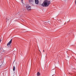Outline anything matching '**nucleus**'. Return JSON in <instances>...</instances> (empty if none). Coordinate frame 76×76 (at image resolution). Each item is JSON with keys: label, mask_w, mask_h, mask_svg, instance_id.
Masks as SVG:
<instances>
[{"label": "nucleus", "mask_w": 76, "mask_h": 76, "mask_svg": "<svg viewBox=\"0 0 76 76\" xmlns=\"http://www.w3.org/2000/svg\"><path fill=\"white\" fill-rule=\"evenodd\" d=\"M50 3L51 2L50 1H48L47 0H45L42 4V6H43V7H48Z\"/></svg>", "instance_id": "1"}, {"label": "nucleus", "mask_w": 76, "mask_h": 76, "mask_svg": "<svg viewBox=\"0 0 76 76\" xmlns=\"http://www.w3.org/2000/svg\"><path fill=\"white\" fill-rule=\"evenodd\" d=\"M26 8H27V9H28V10H30L31 6L28 5L27 6H26Z\"/></svg>", "instance_id": "2"}, {"label": "nucleus", "mask_w": 76, "mask_h": 76, "mask_svg": "<svg viewBox=\"0 0 76 76\" xmlns=\"http://www.w3.org/2000/svg\"><path fill=\"white\" fill-rule=\"evenodd\" d=\"M35 1V3L36 4H39V1L38 0H34Z\"/></svg>", "instance_id": "3"}, {"label": "nucleus", "mask_w": 76, "mask_h": 76, "mask_svg": "<svg viewBox=\"0 0 76 76\" xmlns=\"http://www.w3.org/2000/svg\"><path fill=\"white\" fill-rule=\"evenodd\" d=\"M12 39H11L10 41L7 43V46L8 45H9L10 44H11V42H12Z\"/></svg>", "instance_id": "4"}, {"label": "nucleus", "mask_w": 76, "mask_h": 76, "mask_svg": "<svg viewBox=\"0 0 76 76\" xmlns=\"http://www.w3.org/2000/svg\"><path fill=\"white\" fill-rule=\"evenodd\" d=\"M34 1L35 0H29V2H32V3H33Z\"/></svg>", "instance_id": "5"}, {"label": "nucleus", "mask_w": 76, "mask_h": 76, "mask_svg": "<svg viewBox=\"0 0 76 76\" xmlns=\"http://www.w3.org/2000/svg\"><path fill=\"white\" fill-rule=\"evenodd\" d=\"M37 76H40V73H39V72H38L37 73Z\"/></svg>", "instance_id": "6"}, {"label": "nucleus", "mask_w": 76, "mask_h": 76, "mask_svg": "<svg viewBox=\"0 0 76 76\" xmlns=\"http://www.w3.org/2000/svg\"><path fill=\"white\" fill-rule=\"evenodd\" d=\"M52 71L53 72H54V73H56V70H55V69H53L52 70Z\"/></svg>", "instance_id": "7"}, {"label": "nucleus", "mask_w": 76, "mask_h": 76, "mask_svg": "<svg viewBox=\"0 0 76 76\" xmlns=\"http://www.w3.org/2000/svg\"><path fill=\"white\" fill-rule=\"evenodd\" d=\"M15 67L14 66L13 68V71H15Z\"/></svg>", "instance_id": "8"}, {"label": "nucleus", "mask_w": 76, "mask_h": 76, "mask_svg": "<svg viewBox=\"0 0 76 76\" xmlns=\"http://www.w3.org/2000/svg\"><path fill=\"white\" fill-rule=\"evenodd\" d=\"M1 40H0V42H1Z\"/></svg>", "instance_id": "9"}, {"label": "nucleus", "mask_w": 76, "mask_h": 76, "mask_svg": "<svg viewBox=\"0 0 76 76\" xmlns=\"http://www.w3.org/2000/svg\"><path fill=\"white\" fill-rule=\"evenodd\" d=\"M75 4H76V1H75Z\"/></svg>", "instance_id": "10"}, {"label": "nucleus", "mask_w": 76, "mask_h": 76, "mask_svg": "<svg viewBox=\"0 0 76 76\" xmlns=\"http://www.w3.org/2000/svg\"><path fill=\"white\" fill-rule=\"evenodd\" d=\"M70 22V20H69V22Z\"/></svg>", "instance_id": "11"}, {"label": "nucleus", "mask_w": 76, "mask_h": 76, "mask_svg": "<svg viewBox=\"0 0 76 76\" xmlns=\"http://www.w3.org/2000/svg\"><path fill=\"white\" fill-rule=\"evenodd\" d=\"M23 4H25L24 3H23Z\"/></svg>", "instance_id": "12"}, {"label": "nucleus", "mask_w": 76, "mask_h": 76, "mask_svg": "<svg viewBox=\"0 0 76 76\" xmlns=\"http://www.w3.org/2000/svg\"><path fill=\"white\" fill-rule=\"evenodd\" d=\"M64 25H66V23H65V24H64Z\"/></svg>", "instance_id": "13"}, {"label": "nucleus", "mask_w": 76, "mask_h": 76, "mask_svg": "<svg viewBox=\"0 0 76 76\" xmlns=\"http://www.w3.org/2000/svg\"><path fill=\"white\" fill-rule=\"evenodd\" d=\"M43 52H44V50H43Z\"/></svg>", "instance_id": "14"}, {"label": "nucleus", "mask_w": 76, "mask_h": 76, "mask_svg": "<svg viewBox=\"0 0 76 76\" xmlns=\"http://www.w3.org/2000/svg\"><path fill=\"white\" fill-rule=\"evenodd\" d=\"M21 0V1H23V0Z\"/></svg>", "instance_id": "15"}, {"label": "nucleus", "mask_w": 76, "mask_h": 76, "mask_svg": "<svg viewBox=\"0 0 76 76\" xmlns=\"http://www.w3.org/2000/svg\"><path fill=\"white\" fill-rule=\"evenodd\" d=\"M14 62H15V61H14Z\"/></svg>", "instance_id": "16"}]
</instances>
